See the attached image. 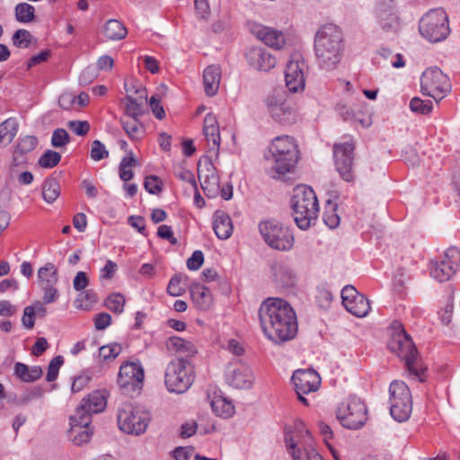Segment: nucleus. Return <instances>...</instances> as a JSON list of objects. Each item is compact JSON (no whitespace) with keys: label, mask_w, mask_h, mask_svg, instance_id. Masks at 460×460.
<instances>
[{"label":"nucleus","mask_w":460,"mask_h":460,"mask_svg":"<svg viewBox=\"0 0 460 460\" xmlns=\"http://www.w3.org/2000/svg\"><path fill=\"white\" fill-rule=\"evenodd\" d=\"M258 314L264 335L273 343L282 344L296 337V314L286 300L268 297L261 303Z\"/></svg>","instance_id":"nucleus-1"},{"label":"nucleus","mask_w":460,"mask_h":460,"mask_svg":"<svg viewBox=\"0 0 460 460\" xmlns=\"http://www.w3.org/2000/svg\"><path fill=\"white\" fill-rule=\"evenodd\" d=\"M343 53V36L334 24L323 25L314 37V54L320 68L331 71L337 67Z\"/></svg>","instance_id":"nucleus-2"},{"label":"nucleus","mask_w":460,"mask_h":460,"mask_svg":"<svg viewBox=\"0 0 460 460\" xmlns=\"http://www.w3.org/2000/svg\"><path fill=\"white\" fill-rule=\"evenodd\" d=\"M265 159L270 163L268 174L273 179L290 172L298 160V149L295 139L289 136L275 137L264 154Z\"/></svg>","instance_id":"nucleus-3"},{"label":"nucleus","mask_w":460,"mask_h":460,"mask_svg":"<svg viewBox=\"0 0 460 460\" xmlns=\"http://www.w3.org/2000/svg\"><path fill=\"white\" fill-rule=\"evenodd\" d=\"M291 207L294 220L302 230L308 229L317 218L319 204L311 187L306 185L296 186L291 199Z\"/></svg>","instance_id":"nucleus-4"},{"label":"nucleus","mask_w":460,"mask_h":460,"mask_svg":"<svg viewBox=\"0 0 460 460\" xmlns=\"http://www.w3.org/2000/svg\"><path fill=\"white\" fill-rule=\"evenodd\" d=\"M388 346L392 352L404 360L408 370L418 376L420 382H423L424 378L422 375L425 369L419 367L417 362V349L411 338L406 333L401 323H394V332L392 334Z\"/></svg>","instance_id":"nucleus-5"},{"label":"nucleus","mask_w":460,"mask_h":460,"mask_svg":"<svg viewBox=\"0 0 460 460\" xmlns=\"http://www.w3.org/2000/svg\"><path fill=\"white\" fill-rule=\"evenodd\" d=\"M194 376V366L190 359L176 358L166 367L164 384L169 392L182 394L191 386Z\"/></svg>","instance_id":"nucleus-6"},{"label":"nucleus","mask_w":460,"mask_h":460,"mask_svg":"<svg viewBox=\"0 0 460 460\" xmlns=\"http://www.w3.org/2000/svg\"><path fill=\"white\" fill-rule=\"evenodd\" d=\"M419 31L430 42L445 40L450 31L446 12L442 8L429 10L420 19Z\"/></svg>","instance_id":"nucleus-7"},{"label":"nucleus","mask_w":460,"mask_h":460,"mask_svg":"<svg viewBox=\"0 0 460 460\" xmlns=\"http://www.w3.org/2000/svg\"><path fill=\"white\" fill-rule=\"evenodd\" d=\"M151 420L149 411L139 406L125 403L119 409L118 424L120 430L132 435H139L146 430Z\"/></svg>","instance_id":"nucleus-8"},{"label":"nucleus","mask_w":460,"mask_h":460,"mask_svg":"<svg viewBox=\"0 0 460 460\" xmlns=\"http://www.w3.org/2000/svg\"><path fill=\"white\" fill-rule=\"evenodd\" d=\"M260 234L264 242L272 249L288 251L294 245L291 231L277 220H264L259 224Z\"/></svg>","instance_id":"nucleus-9"},{"label":"nucleus","mask_w":460,"mask_h":460,"mask_svg":"<svg viewBox=\"0 0 460 460\" xmlns=\"http://www.w3.org/2000/svg\"><path fill=\"white\" fill-rule=\"evenodd\" d=\"M390 413L399 421H405L412 411L411 394L407 385L402 381L394 380L390 384Z\"/></svg>","instance_id":"nucleus-10"},{"label":"nucleus","mask_w":460,"mask_h":460,"mask_svg":"<svg viewBox=\"0 0 460 460\" xmlns=\"http://www.w3.org/2000/svg\"><path fill=\"white\" fill-rule=\"evenodd\" d=\"M336 415L344 428L357 429L366 423L367 408L358 397L349 396L338 406Z\"/></svg>","instance_id":"nucleus-11"},{"label":"nucleus","mask_w":460,"mask_h":460,"mask_svg":"<svg viewBox=\"0 0 460 460\" xmlns=\"http://www.w3.org/2000/svg\"><path fill=\"white\" fill-rule=\"evenodd\" d=\"M460 264V250L449 247L442 255L430 261V276L438 282L448 281L456 272Z\"/></svg>","instance_id":"nucleus-12"},{"label":"nucleus","mask_w":460,"mask_h":460,"mask_svg":"<svg viewBox=\"0 0 460 460\" xmlns=\"http://www.w3.org/2000/svg\"><path fill=\"white\" fill-rule=\"evenodd\" d=\"M420 88L423 94L440 101L450 92L451 84L447 75L438 67H430L422 73Z\"/></svg>","instance_id":"nucleus-13"},{"label":"nucleus","mask_w":460,"mask_h":460,"mask_svg":"<svg viewBox=\"0 0 460 460\" xmlns=\"http://www.w3.org/2000/svg\"><path fill=\"white\" fill-rule=\"evenodd\" d=\"M145 372L139 362L123 363L118 374V384L123 394H138L144 384Z\"/></svg>","instance_id":"nucleus-14"},{"label":"nucleus","mask_w":460,"mask_h":460,"mask_svg":"<svg viewBox=\"0 0 460 460\" xmlns=\"http://www.w3.org/2000/svg\"><path fill=\"white\" fill-rule=\"evenodd\" d=\"M354 145L351 142L336 144L333 146V156L335 167L341 177L346 181H352L354 174L352 172Z\"/></svg>","instance_id":"nucleus-15"},{"label":"nucleus","mask_w":460,"mask_h":460,"mask_svg":"<svg viewBox=\"0 0 460 460\" xmlns=\"http://www.w3.org/2000/svg\"><path fill=\"white\" fill-rule=\"evenodd\" d=\"M89 415L79 411L70 416V429L68 430L69 440L75 446H82L88 443L93 435V429L90 426Z\"/></svg>","instance_id":"nucleus-16"},{"label":"nucleus","mask_w":460,"mask_h":460,"mask_svg":"<svg viewBox=\"0 0 460 460\" xmlns=\"http://www.w3.org/2000/svg\"><path fill=\"white\" fill-rule=\"evenodd\" d=\"M266 104L271 117L282 124H293L297 119L296 111L281 97L275 94L268 96Z\"/></svg>","instance_id":"nucleus-17"},{"label":"nucleus","mask_w":460,"mask_h":460,"mask_svg":"<svg viewBox=\"0 0 460 460\" xmlns=\"http://www.w3.org/2000/svg\"><path fill=\"white\" fill-rule=\"evenodd\" d=\"M304 67V61L296 57H292L288 62L285 69V82L289 92L299 93L304 91L305 86Z\"/></svg>","instance_id":"nucleus-18"},{"label":"nucleus","mask_w":460,"mask_h":460,"mask_svg":"<svg viewBox=\"0 0 460 460\" xmlns=\"http://www.w3.org/2000/svg\"><path fill=\"white\" fill-rule=\"evenodd\" d=\"M296 394H309L318 390L321 385V377L315 370L299 369L292 376Z\"/></svg>","instance_id":"nucleus-19"},{"label":"nucleus","mask_w":460,"mask_h":460,"mask_svg":"<svg viewBox=\"0 0 460 460\" xmlns=\"http://www.w3.org/2000/svg\"><path fill=\"white\" fill-rule=\"evenodd\" d=\"M254 381L253 374L249 366L240 363L229 370L226 382L236 389H249Z\"/></svg>","instance_id":"nucleus-20"},{"label":"nucleus","mask_w":460,"mask_h":460,"mask_svg":"<svg viewBox=\"0 0 460 460\" xmlns=\"http://www.w3.org/2000/svg\"><path fill=\"white\" fill-rule=\"evenodd\" d=\"M285 441L293 460H323L322 456L306 440L305 446L301 442H296L293 436L286 433Z\"/></svg>","instance_id":"nucleus-21"},{"label":"nucleus","mask_w":460,"mask_h":460,"mask_svg":"<svg viewBox=\"0 0 460 460\" xmlns=\"http://www.w3.org/2000/svg\"><path fill=\"white\" fill-rule=\"evenodd\" d=\"M248 63L260 71H269L276 65V58L269 51L261 48H252L246 53Z\"/></svg>","instance_id":"nucleus-22"},{"label":"nucleus","mask_w":460,"mask_h":460,"mask_svg":"<svg viewBox=\"0 0 460 460\" xmlns=\"http://www.w3.org/2000/svg\"><path fill=\"white\" fill-rule=\"evenodd\" d=\"M106 404L107 401L104 392L94 391L82 400L75 413H78L81 411L83 413L88 414L89 419L92 420V415L102 411L106 408Z\"/></svg>","instance_id":"nucleus-23"},{"label":"nucleus","mask_w":460,"mask_h":460,"mask_svg":"<svg viewBox=\"0 0 460 460\" xmlns=\"http://www.w3.org/2000/svg\"><path fill=\"white\" fill-rule=\"evenodd\" d=\"M165 347L171 355L177 358L189 359L197 353V348L191 341L178 336L170 337L165 342Z\"/></svg>","instance_id":"nucleus-24"},{"label":"nucleus","mask_w":460,"mask_h":460,"mask_svg":"<svg viewBox=\"0 0 460 460\" xmlns=\"http://www.w3.org/2000/svg\"><path fill=\"white\" fill-rule=\"evenodd\" d=\"M255 36L266 45L279 49L286 44L283 33L270 27L256 26L253 30Z\"/></svg>","instance_id":"nucleus-25"},{"label":"nucleus","mask_w":460,"mask_h":460,"mask_svg":"<svg viewBox=\"0 0 460 460\" xmlns=\"http://www.w3.org/2000/svg\"><path fill=\"white\" fill-rule=\"evenodd\" d=\"M210 167L205 174L199 170V180L205 195L208 198H215L220 192L219 177L211 164Z\"/></svg>","instance_id":"nucleus-26"},{"label":"nucleus","mask_w":460,"mask_h":460,"mask_svg":"<svg viewBox=\"0 0 460 460\" xmlns=\"http://www.w3.org/2000/svg\"><path fill=\"white\" fill-rule=\"evenodd\" d=\"M376 14L378 22L386 32H395L399 28V19L390 6L382 3L379 4Z\"/></svg>","instance_id":"nucleus-27"},{"label":"nucleus","mask_w":460,"mask_h":460,"mask_svg":"<svg viewBox=\"0 0 460 460\" xmlns=\"http://www.w3.org/2000/svg\"><path fill=\"white\" fill-rule=\"evenodd\" d=\"M213 229L219 239H228L233 233V223L228 214L217 210L213 216Z\"/></svg>","instance_id":"nucleus-28"},{"label":"nucleus","mask_w":460,"mask_h":460,"mask_svg":"<svg viewBox=\"0 0 460 460\" xmlns=\"http://www.w3.org/2000/svg\"><path fill=\"white\" fill-rule=\"evenodd\" d=\"M190 293L193 303L199 309L206 311L212 305V294L207 287L199 283H193L190 287Z\"/></svg>","instance_id":"nucleus-29"},{"label":"nucleus","mask_w":460,"mask_h":460,"mask_svg":"<svg viewBox=\"0 0 460 460\" xmlns=\"http://www.w3.org/2000/svg\"><path fill=\"white\" fill-rule=\"evenodd\" d=\"M37 145L38 139L33 136H25L21 137L13 151V165L18 166L25 163L23 155L34 150Z\"/></svg>","instance_id":"nucleus-30"},{"label":"nucleus","mask_w":460,"mask_h":460,"mask_svg":"<svg viewBox=\"0 0 460 460\" xmlns=\"http://www.w3.org/2000/svg\"><path fill=\"white\" fill-rule=\"evenodd\" d=\"M221 70L217 66H208L203 73L204 90L208 96H214L219 88Z\"/></svg>","instance_id":"nucleus-31"},{"label":"nucleus","mask_w":460,"mask_h":460,"mask_svg":"<svg viewBox=\"0 0 460 460\" xmlns=\"http://www.w3.org/2000/svg\"><path fill=\"white\" fill-rule=\"evenodd\" d=\"M102 32L109 40H120L128 34L127 28L116 19H110L103 26Z\"/></svg>","instance_id":"nucleus-32"},{"label":"nucleus","mask_w":460,"mask_h":460,"mask_svg":"<svg viewBox=\"0 0 460 460\" xmlns=\"http://www.w3.org/2000/svg\"><path fill=\"white\" fill-rule=\"evenodd\" d=\"M14 374L22 381L30 383L38 380L42 375V370L40 367L29 368L27 365L17 362L14 366Z\"/></svg>","instance_id":"nucleus-33"},{"label":"nucleus","mask_w":460,"mask_h":460,"mask_svg":"<svg viewBox=\"0 0 460 460\" xmlns=\"http://www.w3.org/2000/svg\"><path fill=\"white\" fill-rule=\"evenodd\" d=\"M343 306L351 314L359 318L366 316L370 310L369 301L363 295L358 296V297Z\"/></svg>","instance_id":"nucleus-34"},{"label":"nucleus","mask_w":460,"mask_h":460,"mask_svg":"<svg viewBox=\"0 0 460 460\" xmlns=\"http://www.w3.org/2000/svg\"><path fill=\"white\" fill-rule=\"evenodd\" d=\"M213 411L219 417L229 418L234 412V406L231 401L223 396H217L211 402Z\"/></svg>","instance_id":"nucleus-35"},{"label":"nucleus","mask_w":460,"mask_h":460,"mask_svg":"<svg viewBox=\"0 0 460 460\" xmlns=\"http://www.w3.org/2000/svg\"><path fill=\"white\" fill-rule=\"evenodd\" d=\"M39 284L40 287L55 286L58 282V270L52 263H47L38 270Z\"/></svg>","instance_id":"nucleus-36"},{"label":"nucleus","mask_w":460,"mask_h":460,"mask_svg":"<svg viewBox=\"0 0 460 460\" xmlns=\"http://www.w3.org/2000/svg\"><path fill=\"white\" fill-rule=\"evenodd\" d=\"M125 88L127 91V96L125 98V113L126 117H133L138 118L143 114V104L144 102L136 99L133 94H131V90L128 89V84L125 83Z\"/></svg>","instance_id":"nucleus-37"},{"label":"nucleus","mask_w":460,"mask_h":460,"mask_svg":"<svg viewBox=\"0 0 460 460\" xmlns=\"http://www.w3.org/2000/svg\"><path fill=\"white\" fill-rule=\"evenodd\" d=\"M122 127L127 135L133 140L139 139L143 134V127L137 118L126 117L121 119Z\"/></svg>","instance_id":"nucleus-38"},{"label":"nucleus","mask_w":460,"mask_h":460,"mask_svg":"<svg viewBox=\"0 0 460 460\" xmlns=\"http://www.w3.org/2000/svg\"><path fill=\"white\" fill-rule=\"evenodd\" d=\"M60 195V185L57 179H47L42 187V197L48 203H53Z\"/></svg>","instance_id":"nucleus-39"},{"label":"nucleus","mask_w":460,"mask_h":460,"mask_svg":"<svg viewBox=\"0 0 460 460\" xmlns=\"http://www.w3.org/2000/svg\"><path fill=\"white\" fill-rule=\"evenodd\" d=\"M14 13L16 20L22 23H29L35 19V8L28 3L16 4Z\"/></svg>","instance_id":"nucleus-40"},{"label":"nucleus","mask_w":460,"mask_h":460,"mask_svg":"<svg viewBox=\"0 0 460 460\" xmlns=\"http://www.w3.org/2000/svg\"><path fill=\"white\" fill-rule=\"evenodd\" d=\"M337 203L330 199L327 200L323 212V221L331 229H334L340 225L341 219L337 214Z\"/></svg>","instance_id":"nucleus-41"},{"label":"nucleus","mask_w":460,"mask_h":460,"mask_svg":"<svg viewBox=\"0 0 460 460\" xmlns=\"http://www.w3.org/2000/svg\"><path fill=\"white\" fill-rule=\"evenodd\" d=\"M17 132L16 122L8 119L0 124V145L10 144Z\"/></svg>","instance_id":"nucleus-42"},{"label":"nucleus","mask_w":460,"mask_h":460,"mask_svg":"<svg viewBox=\"0 0 460 460\" xmlns=\"http://www.w3.org/2000/svg\"><path fill=\"white\" fill-rule=\"evenodd\" d=\"M274 278L276 284L283 288H288L296 282L295 274L288 269H278L274 273Z\"/></svg>","instance_id":"nucleus-43"},{"label":"nucleus","mask_w":460,"mask_h":460,"mask_svg":"<svg viewBox=\"0 0 460 460\" xmlns=\"http://www.w3.org/2000/svg\"><path fill=\"white\" fill-rule=\"evenodd\" d=\"M126 299L120 293L111 294L104 302V305L114 314H120L124 311Z\"/></svg>","instance_id":"nucleus-44"},{"label":"nucleus","mask_w":460,"mask_h":460,"mask_svg":"<svg viewBox=\"0 0 460 460\" xmlns=\"http://www.w3.org/2000/svg\"><path fill=\"white\" fill-rule=\"evenodd\" d=\"M137 164V160L132 155L124 157L119 164V178L124 181H130L134 177V172L130 167L136 166Z\"/></svg>","instance_id":"nucleus-45"},{"label":"nucleus","mask_w":460,"mask_h":460,"mask_svg":"<svg viewBox=\"0 0 460 460\" xmlns=\"http://www.w3.org/2000/svg\"><path fill=\"white\" fill-rule=\"evenodd\" d=\"M203 133L210 146V149L214 150L217 154L221 142L219 126L208 128H203Z\"/></svg>","instance_id":"nucleus-46"},{"label":"nucleus","mask_w":460,"mask_h":460,"mask_svg":"<svg viewBox=\"0 0 460 460\" xmlns=\"http://www.w3.org/2000/svg\"><path fill=\"white\" fill-rule=\"evenodd\" d=\"M32 39L33 37L29 31L19 29L13 33L12 41L15 47L26 49L30 47Z\"/></svg>","instance_id":"nucleus-47"},{"label":"nucleus","mask_w":460,"mask_h":460,"mask_svg":"<svg viewBox=\"0 0 460 460\" xmlns=\"http://www.w3.org/2000/svg\"><path fill=\"white\" fill-rule=\"evenodd\" d=\"M61 155L53 150H47L39 159V165L42 168H53L58 164Z\"/></svg>","instance_id":"nucleus-48"},{"label":"nucleus","mask_w":460,"mask_h":460,"mask_svg":"<svg viewBox=\"0 0 460 460\" xmlns=\"http://www.w3.org/2000/svg\"><path fill=\"white\" fill-rule=\"evenodd\" d=\"M121 352V347L118 343L102 346L99 349V356L103 361H110L116 358Z\"/></svg>","instance_id":"nucleus-49"},{"label":"nucleus","mask_w":460,"mask_h":460,"mask_svg":"<svg viewBox=\"0 0 460 460\" xmlns=\"http://www.w3.org/2000/svg\"><path fill=\"white\" fill-rule=\"evenodd\" d=\"M433 105L430 101H422L418 97H414L410 102V109L413 112L420 114H429L432 111Z\"/></svg>","instance_id":"nucleus-50"},{"label":"nucleus","mask_w":460,"mask_h":460,"mask_svg":"<svg viewBox=\"0 0 460 460\" xmlns=\"http://www.w3.org/2000/svg\"><path fill=\"white\" fill-rule=\"evenodd\" d=\"M96 299L97 297L93 291L87 290L85 292H82L78 295L75 300V303L77 304L76 306L84 310H88L92 305L96 302Z\"/></svg>","instance_id":"nucleus-51"},{"label":"nucleus","mask_w":460,"mask_h":460,"mask_svg":"<svg viewBox=\"0 0 460 460\" xmlns=\"http://www.w3.org/2000/svg\"><path fill=\"white\" fill-rule=\"evenodd\" d=\"M90 156L93 161H100L109 156V151L100 140H93L91 145Z\"/></svg>","instance_id":"nucleus-52"},{"label":"nucleus","mask_w":460,"mask_h":460,"mask_svg":"<svg viewBox=\"0 0 460 460\" xmlns=\"http://www.w3.org/2000/svg\"><path fill=\"white\" fill-rule=\"evenodd\" d=\"M63 363L64 358L62 356H56L55 358H52L49 365L46 376V380L48 382H53L58 378L59 368L61 367Z\"/></svg>","instance_id":"nucleus-53"},{"label":"nucleus","mask_w":460,"mask_h":460,"mask_svg":"<svg viewBox=\"0 0 460 460\" xmlns=\"http://www.w3.org/2000/svg\"><path fill=\"white\" fill-rule=\"evenodd\" d=\"M70 141V137L66 130L64 128H57L52 133L51 145L56 147H63Z\"/></svg>","instance_id":"nucleus-54"},{"label":"nucleus","mask_w":460,"mask_h":460,"mask_svg":"<svg viewBox=\"0 0 460 460\" xmlns=\"http://www.w3.org/2000/svg\"><path fill=\"white\" fill-rule=\"evenodd\" d=\"M182 277L181 275L173 276L167 287V292L170 296H179L183 294L185 288L181 283Z\"/></svg>","instance_id":"nucleus-55"},{"label":"nucleus","mask_w":460,"mask_h":460,"mask_svg":"<svg viewBox=\"0 0 460 460\" xmlns=\"http://www.w3.org/2000/svg\"><path fill=\"white\" fill-rule=\"evenodd\" d=\"M162 181L157 176H146L144 181V187L151 194H158L162 191Z\"/></svg>","instance_id":"nucleus-56"},{"label":"nucleus","mask_w":460,"mask_h":460,"mask_svg":"<svg viewBox=\"0 0 460 460\" xmlns=\"http://www.w3.org/2000/svg\"><path fill=\"white\" fill-rule=\"evenodd\" d=\"M36 310L35 307L28 305L23 310L22 323L24 328L32 329L35 324Z\"/></svg>","instance_id":"nucleus-57"},{"label":"nucleus","mask_w":460,"mask_h":460,"mask_svg":"<svg viewBox=\"0 0 460 460\" xmlns=\"http://www.w3.org/2000/svg\"><path fill=\"white\" fill-rule=\"evenodd\" d=\"M58 105L63 110H70L76 108L75 94L70 92L63 93L58 98Z\"/></svg>","instance_id":"nucleus-58"},{"label":"nucleus","mask_w":460,"mask_h":460,"mask_svg":"<svg viewBox=\"0 0 460 460\" xmlns=\"http://www.w3.org/2000/svg\"><path fill=\"white\" fill-rule=\"evenodd\" d=\"M68 128L77 136H84L90 130V125L87 121L72 120L68 122Z\"/></svg>","instance_id":"nucleus-59"},{"label":"nucleus","mask_w":460,"mask_h":460,"mask_svg":"<svg viewBox=\"0 0 460 460\" xmlns=\"http://www.w3.org/2000/svg\"><path fill=\"white\" fill-rule=\"evenodd\" d=\"M43 394V391L41 388L35 387L30 391L25 392L23 394H22L18 400L19 404H27L31 401L38 399L41 397Z\"/></svg>","instance_id":"nucleus-60"},{"label":"nucleus","mask_w":460,"mask_h":460,"mask_svg":"<svg viewBox=\"0 0 460 460\" xmlns=\"http://www.w3.org/2000/svg\"><path fill=\"white\" fill-rule=\"evenodd\" d=\"M91 376L87 373H83L77 376L72 384L71 390L73 393L82 391L90 382Z\"/></svg>","instance_id":"nucleus-61"},{"label":"nucleus","mask_w":460,"mask_h":460,"mask_svg":"<svg viewBox=\"0 0 460 460\" xmlns=\"http://www.w3.org/2000/svg\"><path fill=\"white\" fill-rule=\"evenodd\" d=\"M204 261V255L201 251H195L187 261V267L190 270H199Z\"/></svg>","instance_id":"nucleus-62"},{"label":"nucleus","mask_w":460,"mask_h":460,"mask_svg":"<svg viewBox=\"0 0 460 460\" xmlns=\"http://www.w3.org/2000/svg\"><path fill=\"white\" fill-rule=\"evenodd\" d=\"M149 105L152 112L158 119H162L165 117V111L164 107L160 104V99L157 95H153L150 98Z\"/></svg>","instance_id":"nucleus-63"},{"label":"nucleus","mask_w":460,"mask_h":460,"mask_svg":"<svg viewBox=\"0 0 460 460\" xmlns=\"http://www.w3.org/2000/svg\"><path fill=\"white\" fill-rule=\"evenodd\" d=\"M111 323V316L108 313H99L94 318V326L97 330H104Z\"/></svg>","instance_id":"nucleus-64"}]
</instances>
